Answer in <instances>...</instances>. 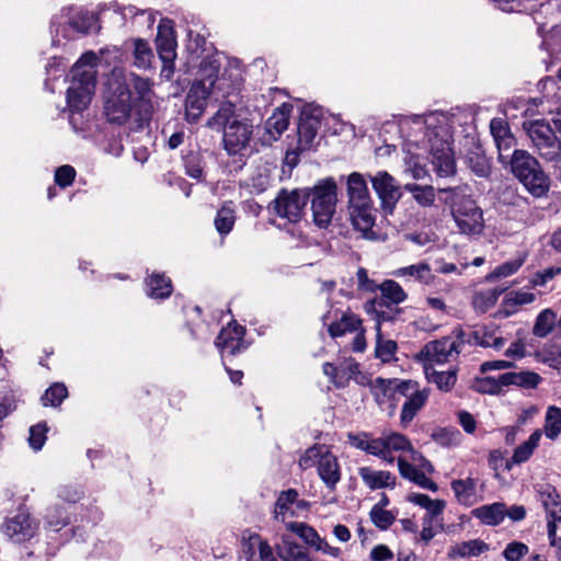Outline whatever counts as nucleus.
Returning <instances> with one entry per match:
<instances>
[{
    "label": "nucleus",
    "instance_id": "nucleus-1",
    "mask_svg": "<svg viewBox=\"0 0 561 561\" xmlns=\"http://www.w3.org/2000/svg\"><path fill=\"white\" fill-rule=\"evenodd\" d=\"M401 131L405 135V148L423 149L428 152L436 173L446 178L456 171V162L451 149L453 117L447 113L433 112L426 115H412L400 122Z\"/></svg>",
    "mask_w": 561,
    "mask_h": 561
},
{
    "label": "nucleus",
    "instance_id": "nucleus-2",
    "mask_svg": "<svg viewBox=\"0 0 561 561\" xmlns=\"http://www.w3.org/2000/svg\"><path fill=\"white\" fill-rule=\"evenodd\" d=\"M104 113L112 124H128L131 131H139L146 125V119L134 111L131 91L128 90L125 70L113 69L107 80V96Z\"/></svg>",
    "mask_w": 561,
    "mask_h": 561
},
{
    "label": "nucleus",
    "instance_id": "nucleus-3",
    "mask_svg": "<svg viewBox=\"0 0 561 561\" xmlns=\"http://www.w3.org/2000/svg\"><path fill=\"white\" fill-rule=\"evenodd\" d=\"M98 57L89 51L73 66L72 79L67 90V103L71 112H81L88 107L95 89V65Z\"/></svg>",
    "mask_w": 561,
    "mask_h": 561
},
{
    "label": "nucleus",
    "instance_id": "nucleus-4",
    "mask_svg": "<svg viewBox=\"0 0 561 561\" xmlns=\"http://www.w3.org/2000/svg\"><path fill=\"white\" fill-rule=\"evenodd\" d=\"M440 192L449 193L446 203L450 207L453 219L459 232L466 236H479L484 230L482 209L463 188H443Z\"/></svg>",
    "mask_w": 561,
    "mask_h": 561
},
{
    "label": "nucleus",
    "instance_id": "nucleus-5",
    "mask_svg": "<svg viewBox=\"0 0 561 561\" xmlns=\"http://www.w3.org/2000/svg\"><path fill=\"white\" fill-rule=\"evenodd\" d=\"M298 465L302 470L317 467L320 480L330 491H334L341 481L342 474L339 460L327 445L314 444L306 449L299 458Z\"/></svg>",
    "mask_w": 561,
    "mask_h": 561
},
{
    "label": "nucleus",
    "instance_id": "nucleus-6",
    "mask_svg": "<svg viewBox=\"0 0 561 561\" xmlns=\"http://www.w3.org/2000/svg\"><path fill=\"white\" fill-rule=\"evenodd\" d=\"M514 175L524 184L529 193L540 197L548 191V178L540 169L538 161L525 150H515L511 159Z\"/></svg>",
    "mask_w": 561,
    "mask_h": 561
},
{
    "label": "nucleus",
    "instance_id": "nucleus-7",
    "mask_svg": "<svg viewBox=\"0 0 561 561\" xmlns=\"http://www.w3.org/2000/svg\"><path fill=\"white\" fill-rule=\"evenodd\" d=\"M201 71L202 78L192 84L185 100L186 117L192 122L202 116L217 80L218 69L213 64L203 65Z\"/></svg>",
    "mask_w": 561,
    "mask_h": 561
},
{
    "label": "nucleus",
    "instance_id": "nucleus-8",
    "mask_svg": "<svg viewBox=\"0 0 561 561\" xmlns=\"http://www.w3.org/2000/svg\"><path fill=\"white\" fill-rule=\"evenodd\" d=\"M523 128L542 159L550 162L561 161V141L550 124L543 119H537L525 122Z\"/></svg>",
    "mask_w": 561,
    "mask_h": 561
},
{
    "label": "nucleus",
    "instance_id": "nucleus-9",
    "mask_svg": "<svg viewBox=\"0 0 561 561\" xmlns=\"http://www.w3.org/2000/svg\"><path fill=\"white\" fill-rule=\"evenodd\" d=\"M465 345V331L455 329L449 335L427 343L422 354L425 356V365L444 364L455 359Z\"/></svg>",
    "mask_w": 561,
    "mask_h": 561
},
{
    "label": "nucleus",
    "instance_id": "nucleus-10",
    "mask_svg": "<svg viewBox=\"0 0 561 561\" xmlns=\"http://www.w3.org/2000/svg\"><path fill=\"white\" fill-rule=\"evenodd\" d=\"M308 195L299 190H282L271 203L270 210L279 220L288 224H297L305 214Z\"/></svg>",
    "mask_w": 561,
    "mask_h": 561
},
{
    "label": "nucleus",
    "instance_id": "nucleus-11",
    "mask_svg": "<svg viewBox=\"0 0 561 561\" xmlns=\"http://www.w3.org/2000/svg\"><path fill=\"white\" fill-rule=\"evenodd\" d=\"M376 457L386 461L387 463H393L394 457L393 453L396 451H410L411 460L420 462V466L427 471H432L433 467L430 461H427L421 454L416 453L410 440L400 433L390 432L383 434L380 437H376Z\"/></svg>",
    "mask_w": 561,
    "mask_h": 561
},
{
    "label": "nucleus",
    "instance_id": "nucleus-12",
    "mask_svg": "<svg viewBox=\"0 0 561 561\" xmlns=\"http://www.w3.org/2000/svg\"><path fill=\"white\" fill-rule=\"evenodd\" d=\"M336 205V184L328 179L318 184L313 190L311 204L314 224L320 228H325L331 222L335 213Z\"/></svg>",
    "mask_w": 561,
    "mask_h": 561
},
{
    "label": "nucleus",
    "instance_id": "nucleus-13",
    "mask_svg": "<svg viewBox=\"0 0 561 561\" xmlns=\"http://www.w3.org/2000/svg\"><path fill=\"white\" fill-rule=\"evenodd\" d=\"M157 51L162 61L161 77L170 80L174 73L176 58V41L170 21H161L156 39Z\"/></svg>",
    "mask_w": 561,
    "mask_h": 561
},
{
    "label": "nucleus",
    "instance_id": "nucleus-14",
    "mask_svg": "<svg viewBox=\"0 0 561 561\" xmlns=\"http://www.w3.org/2000/svg\"><path fill=\"white\" fill-rule=\"evenodd\" d=\"M253 135V125L248 121L232 119L224 129V147L229 154L241 153L248 148Z\"/></svg>",
    "mask_w": 561,
    "mask_h": 561
},
{
    "label": "nucleus",
    "instance_id": "nucleus-15",
    "mask_svg": "<svg viewBox=\"0 0 561 561\" xmlns=\"http://www.w3.org/2000/svg\"><path fill=\"white\" fill-rule=\"evenodd\" d=\"M348 214L352 226L363 238L368 240H375L377 238V233L374 231L376 215L371 202L348 205Z\"/></svg>",
    "mask_w": 561,
    "mask_h": 561
},
{
    "label": "nucleus",
    "instance_id": "nucleus-16",
    "mask_svg": "<svg viewBox=\"0 0 561 561\" xmlns=\"http://www.w3.org/2000/svg\"><path fill=\"white\" fill-rule=\"evenodd\" d=\"M370 181L382 207L391 211L401 196L394 178L386 171H378Z\"/></svg>",
    "mask_w": 561,
    "mask_h": 561
},
{
    "label": "nucleus",
    "instance_id": "nucleus-17",
    "mask_svg": "<svg viewBox=\"0 0 561 561\" xmlns=\"http://www.w3.org/2000/svg\"><path fill=\"white\" fill-rule=\"evenodd\" d=\"M36 530L34 520L27 513H19L8 518L1 526V531L14 542H23L31 539Z\"/></svg>",
    "mask_w": 561,
    "mask_h": 561
},
{
    "label": "nucleus",
    "instance_id": "nucleus-18",
    "mask_svg": "<svg viewBox=\"0 0 561 561\" xmlns=\"http://www.w3.org/2000/svg\"><path fill=\"white\" fill-rule=\"evenodd\" d=\"M321 115L322 113L319 108L304 110L301 112L298 124V149L300 151L311 147L321 125Z\"/></svg>",
    "mask_w": 561,
    "mask_h": 561
},
{
    "label": "nucleus",
    "instance_id": "nucleus-19",
    "mask_svg": "<svg viewBox=\"0 0 561 561\" xmlns=\"http://www.w3.org/2000/svg\"><path fill=\"white\" fill-rule=\"evenodd\" d=\"M243 335L244 328L237 324L234 321L230 322L220 331L216 341V345L222 355H236L237 353L242 352L248 347L243 340Z\"/></svg>",
    "mask_w": 561,
    "mask_h": 561
},
{
    "label": "nucleus",
    "instance_id": "nucleus-20",
    "mask_svg": "<svg viewBox=\"0 0 561 561\" xmlns=\"http://www.w3.org/2000/svg\"><path fill=\"white\" fill-rule=\"evenodd\" d=\"M537 495L546 512L547 528L558 527L561 522V495L550 484L540 485L537 489Z\"/></svg>",
    "mask_w": 561,
    "mask_h": 561
},
{
    "label": "nucleus",
    "instance_id": "nucleus-21",
    "mask_svg": "<svg viewBox=\"0 0 561 561\" xmlns=\"http://www.w3.org/2000/svg\"><path fill=\"white\" fill-rule=\"evenodd\" d=\"M414 383L411 381H401L377 378L371 382L370 388L373 396L378 404H382L386 399L391 398L397 390L402 394L408 396V391L414 389Z\"/></svg>",
    "mask_w": 561,
    "mask_h": 561
},
{
    "label": "nucleus",
    "instance_id": "nucleus-22",
    "mask_svg": "<svg viewBox=\"0 0 561 561\" xmlns=\"http://www.w3.org/2000/svg\"><path fill=\"white\" fill-rule=\"evenodd\" d=\"M391 274L397 278L403 279L405 283L417 282L423 285H431L435 278L430 264L426 262H419L397 268Z\"/></svg>",
    "mask_w": 561,
    "mask_h": 561
},
{
    "label": "nucleus",
    "instance_id": "nucleus-23",
    "mask_svg": "<svg viewBox=\"0 0 561 561\" xmlns=\"http://www.w3.org/2000/svg\"><path fill=\"white\" fill-rule=\"evenodd\" d=\"M358 476L370 490L393 489L396 486V477L385 470H375L370 467L358 468Z\"/></svg>",
    "mask_w": 561,
    "mask_h": 561
},
{
    "label": "nucleus",
    "instance_id": "nucleus-24",
    "mask_svg": "<svg viewBox=\"0 0 561 561\" xmlns=\"http://www.w3.org/2000/svg\"><path fill=\"white\" fill-rule=\"evenodd\" d=\"M466 343L501 350L505 344V340L502 336H496L494 330L482 327L469 333L465 332V344Z\"/></svg>",
    "mask_w": 561,
    "mask_h": 561
},
{
    "label": "nucleus",
    "instance_id": "nucleus-25",
    "mask_svg": "<svg viewBox=\"0 0 561 561\" xmlns=\"http://www.w3.org/2000/svg\"><path fill=\"white\" fill-rule=\"evenodd\" d=\"M348 205L370 203V196L365 178L353 172L347 178Z\"/></svg>",
    "mask_w": 561,
    "mask_h": 561
},
{
    "label": "nucleus",
    "instance_id": "nucleus-26",
    "mask_svg": "<svg viewBox=\"0 0 561 561\" xmlns=\"http://www.w3.org/2000/svg\"><path fill=\"white\" fill-rule=\"evenodd\" d=\"M490 130L499 149V157L503 160V151L510 150L514 146L515 139L506 122L502 118H493L490 123Z\"/></svg>",
    "mask_w": 561,
    "mask_h": 561
},
{
    "label": "nucleus",
    "instance_id": "nucleus-27",
    "mask_svg": "<svg viewBox=\"0 0 561 561\" xmlns=\"http://www.w3.org/2000/svg\"><path fill=\"white\" fill-rule=\"evenodd\" d=\"M296 504L298 508L306 506V502L298 501V492L294 489L280 492L277 497L274 516L277 520L284 522L288 515L293 516L294 511L291 506Z\"/></svg>",
    "mask_w": 561,
    "mask_h": 561
},
{
    "label": "nucleus",
    "instance_id": "nucleus-28",
    "mask_svg": "<svg viewBox=\"0 0 561 561\" xmlns=\"http://www.w3.org/2000/svg\"><path fill=\"white\" fill-rule=\"evenodd\" d=\"M451 489L458 502L463 505L471 506L481 500L477 493V482L472 478L454 480Z\"/></svg>",
    "mask_w": 561,
    "mask_h": 561
},
{
    "label": "nucleus",
    "instance_id": "nucleus-29",
    "mask_svg": "<svg viewBox=\"0 0 561 561\" xmlns=\"http://www.w3.org/2000/svg\"><path fill=\"white\" fill-rule=\"evenodd\" d=\"M290 112L291 105L283 104L277 107L273 112L272 116L266 121L265 128L272 139H277L283 131L287 129Z\"/></svg>",
    "mask_w": 561,
    "mask_h": 561
},
{
    "label": "nucleus",
    "instance_id": "nucleus-30",
    "mask_svg": "<svg viewBox=\"0 0 561 561\" xmlns=\"http://www.w3.org/2000/svg\"><path fill=\"white\" fill-rule=\"evenodd\" d=\"M472 516L486 526H497L504 520V503L495 502L479 506L471 512Z\"/></svg>",
    "mask_w": 561,
    "mask_h": 561
},
{
    "label": "nucleus",
    "instance_id": "nucleus-31",
    "mask_svg": "<svg viewBox=\"0 0 561 561\" xmlns=\"http://www.w3.org/2000/svg\"><path fill=\"white\" fill-rule=\"evenodd\" d=\"M428 393L426 390H415L409 396L401 411V424L407 426L416 413L424 407L427 401Z\"/></svg>",
    "mask_w": 561,
    "mask_h": 561
},
{
    "label": "nucleus",
    "instance_id": "nucleus-32",
    "mask_svg": "<svg viewBox=\"0 0 561 561\" xmlns=\"http://www.w3.org/2000/svg\"><path fill=\"white\" fill-rule=\"evenodd\" d=\"M541 435L542 432L540 430H536L526 442L520 444L514 450L512 458L507 461V468L510 469L512 465H520L527 461L531 457L534 450L538 447Z\"/></svg>",
    "mask_w": 561,
    "mask_h": 561
},
{
    "label": "nucleus",
    "instance_id": "nucleus-33",
    "mask_svg": "<svg viewBox=\"0 0 561 561\" xmlns=\"http://www.w3.org/2000/svg\"><path fill=\"white\" fill-rule=\"evenodd\" d=\"M425 375L428 382L435 383L442 391H449L457 381L456 370L449 369L446 371H438L433 366L425 365Z\"/></svg>",
    "mask_w": 561,
    "mask_h": 561
},
{
    "label": "nucleus",
    "instance_id": "nucleus-34",
    "mask_svg": "<svg viewBox=\"0 0 561 561\" xmlns=\"http://www.w3.org/2000/svg\"><path fill=\"white\" fill-rule=\"evenodd\" d=\"M277 554L283 561H312L301 546L283 537L282 545L277 548Z\"/></svg>",
    "mask_w": 561,
    "mask_h": 561
},
{
    "label": "nucleus",
    "instance_id": "nucleus-35",
    "mask_svg": "<svg viewBox=\"0 0 561 561\" xmlns=\"http://www.w3.org/2000/svg\"><path fill=\"white\" fill-rule=\"evenodd\" d=\"M489 550L488 543L480 539H473L455 545L449 552L451 558L477 557Z\"/></svg>",
    "mask_w": 561,
    "mask_h": 561
},
{
    "label": "nucleus",
    "instance_id": "nucleus-36",
    "mask_svg": "<svg viewBox=\"0 0 561 561\" xmlns=\"http://www.w3.org/2000/svg\"><path fill=\"white\" fill-rule=\"evenodd\" d=\"M362 327V320L352 312H346L342 318L329 325V333L332 337L342 336L346 332L358 331Z\"/></svg>",
    "mask_w": 561,
    "mask_h": 561
},
{
    "label": "nucleus",
    "instance_id": "nucleus-37",
    "mask_svg": "<svg viewBox=\"0 0 561 561\" xmlns=\"http://www.w3.org/2000/svg\"><path fill=\"white\" fill-rule=\"evenodd\" d=\"M172 291L171 280L161 274H153L147 279V294L151 298L163 299Z\"/></svg>",
    "mask_w": 561,
    "mask_h": 561
},
{
    "label": "nucleus",
    "instance_id": "nucleus-38",
    "mask_svg": "<svg viewBox=\"0 0 561 561\" xmlns=\"http://www.w3.org/2000/svg\"><path fill=\"white\" fill-rule=\"evenodd\" d=\"M542 432L551 440L557 439L561 434V409L559 407H548Z\"/></svg>",
    "mask_w": 561,
    "mask_h": 561
},
{
    "label": "nucleus",
    "instance_id": "nucleus-39",
    "mask_svg": "<svg viewBox=\"0 0 561 561\" xmlns=\"http://www.w3.org/2000/svg\"><path fill=\"white\" fill-rule=\"evenodd\" d=\"M234 213V207L231 202L225 203L217 211L215 227L221 236H226L232 230L236 221Z\"/></svg>",
    "mask_w": 561,
    "mask_h": 561
},
{
    "label": "nucleus",
    "instance_id": "nucleus-40",
    "mask_svg": "<svg viewBox=\"0 0 561 561\" xmlns=\"http://www.w3.org/2000/svg\"><path fill=\"white\" fill-rule=\"evenodd\" d=\"M404 190L411 193L414 201L422 207H431L435 202V190L431 185L408 183L404 185Z\"/></svg>",
    "mask_w": 561,
    "mask_h": 561
},
{
    "label": "nucleus",
    "instance_id": "nucleus-41",
    "mask_svg": "<svg viewBox=\"0 0 561 561\" xmlns=\"http://www.w3.org/2000/svg\"><path fill=\"white\" fill-rule=\"evenodd\" d=\"M557 313L550 309H543L536 318L533 334L538 337H546L554 328Z\"/></svg>",
    "mask_w": 561,
    "mask_h": 561
},
{
    "label": "nucleus",
    "instance_id": "nucleus-42",
    "mask_svg": "<svg viewBox=\"0 0 561 561\" xmlns=\"http://www.w3.org/2000/svg\"><path fill=\"white\" fill-rule=\"evenodd\" d=\"M536 300V294L522 289L512 290L503 299V305L508 313L516 311L517 307L530 305Z\"/></svg>",
    "mask_w": 561,
    "mask_h": 561
},
{
    "label": "nucleus",
    "instance_id": "nucleus-43",
    "mask_svg": "<svg viewBox=\"0 0 561 561\" xmlns=\"http://www.w3.org/2000/svg\"><path fill=\"white\" fill-rule=\"evenodd\" d=\"M286 528L296 534L309 548H312L320 537L318 531L306 523H287Z\"/></svg>",
    "mask_w": 561,
    "mask_h": 561
},
{
    "label": "nucleus",
    "instance_id": "nucleus-44",
    "mask_svg": "<svg viewBox=\"0 0 561 561\" xmlns=\"http://www.w3.org/2000/svg\"><path fill=\"white\" fill-rule=\"evenodd\" d=\"M501 293L499 289H486L477 293L472 300L473 308L481 313L489 311L495 306Z\"/></svg>",
    "mask_w": 561,
    "mask_h": 561
},
{
    "label": "nucleus",
    "instance_id": "nucleus-45",
    "mask_svg": "<svg viewBox=\"0 0 561 561\" xmlns=\"http://www.w3.org/2000/svg\"><path fill=\"white\" fill-rule=\"evenodd\" d=\"M134 65L139 69H148L153 57L149 44L144 39L134 42Z\"/></svg>",
    "mask_w": 561,
    "mask_h": 561
},
{
    "label": "nucleus",
    "instance_id": "nucleus-46",
    "mask_svg": "<svg viewBox=\"0 0 561 561\" xmlns=\"http://www.w3.org/2000/svg\"><path fill=\"white\" fill-rule=\"evenodd\" d=\"M45 518L47 526L55 531H58L69 523V516L64 505L50 506L47 510Z\"/></svg>",
    "mask_w": 561,
    "mask_h": 561
},
{
    "label": "nucleus",
    "instance_id": "nucleus-47",
    "mask_svg": "<svg viewBox=\"0 0 561 561\" xmlns=\"http://www.w3.org/2000/svg\"><path fill=\"white\" fill-rule=\"evenodd\" d=\"M232 119H237L234 116V105L227 102L221 104L217 113L209 119L208 125L213 128L225 129Z\"/></svg>",
    "mask_w": 561,
    "mask_h": 561
},
{
    "label": "nucleus",
    "instance_id": "nucleus-48",
    "mask_svg": "<svg viewBox=\"0 0 561 561\" xmlns=\"http://www.w3.org/2000/svg\"><path fill=\"white\" fill-rule=\"evenodd\" d=\"M378 288L382 296L393 304H400L407 299V294L401 285L392 279L385 280Z\"/></svg>",
    "mask_w": 561,
    "mask_h": 561
},
{
    "label": "nucleus",
    "instance_id": "nucleus-49",
    "mask_svg": "<svg viewBox=\"0 0 561 561\" xmlns=\"http://www.w3.org/2000/svg\"><path fill=\"white\" fill-rule=\"evenodd\" d=\"M377 332V344H376V356L382 362H390L397 351V343L392 340H382L380 333V321L376 327Z\"/></svg>",
    "mask_w": 561,
    "mask_h": 561
},
{
    "label": "nucleus",
    "instance_id": "nucleus-50",
    "mask_svg": "<svg viewBox=\"0 0 561 561\" xmlns=\"http://www.w3.org/2000/svg\"><path fill=\"white\" fill-rule=\"evenodd\" d=\"M526 257H527L526 253H522L516 259H513L511 261H507V262L499 265L494 270V272L491 274V277L501 278V277H507V276L515 274L522 267V265L525 263Z\"/></svg>",
    "mask_w": 561,
    "mask_h": 561
},
{
    "label": "nucleus",
    "instance_id": "nucleus-51",
    "mask_svg": "<svg viewBox=\"0 0 561 561\" xmlns=\"http://www.w3.org/2000/svg\"><path fill=\"white\" fill-rule=\"evenodd\" d=\"M68 390L64 383H55L42 397L44 405L57 407L67 397Z\"/></svg>",
    "mask_w": 561,
    "mask_h": 561
},
{
    "label": "nucleus",
    "instance_id": "nucleus-52",
    "mask_svg": "<svg viewBox=\"0 0 561 561\" xmlns=\"http://www.w3.org/2000/svg\"><path fill=\"white\" fill-rule=\"evenodd\" d=\"M352 446L357 449H360L369 455L376 456V437H371L366 433H362L358 435H350L348 436Z\"/></svg>",
    "mask_w": 561,
    "mask_h": 561
},
{
    "label": "nucleus",
    "instance_id": "nucleus-53",
    "mask_svg": "<svg viewBox=\"0 0 561 561\" xmlns=\"http://www.w3.org/2000/svg\"><path fill=\"white\" fill-rule=\"evenodd\" d=\"M537 360L549 365L550 367H557L561 359V348L556 345H547L542 350L535 354Z\"/></svg>",
    "mask_w": 561,
    "mask_h": 561
},
{
    "label": "nucleus",
    "instance_id": "nucleus-54",
    "mask_svg": "<svg viewBox=\"0 0 561 561\" xmlns=\"http://www.w3.org/2000/svg\"><path fill=\"white\" fill-rule=\"evenodd\" d=\"M541 381V376L535 371L514 373V386L524 389H536Z\"/></svg>",
    "mask_w": 561,
    "mask_h": 561
},
{
    "label": "nucleus",
    "instance_id": "nucleus-55",
    "mask_svg": "<svg viewBox=\"0 0 561 561\" xmlns=\"http://www.w3.org/2000/svg\"><path fill=\"white\" fill-rule=\"evenodd\" d=\"M125 75L127 78L128 90H130V87H133L139 99L147 98L151 90V82L149 79L141 78L135 73H127L126 71Z\"/></svg>",
    "mask_w": 561,
    "mask_h": 561
},
{
    "label": "nucleus",
    "instance_id": "nucleus-56",
    "mask_svg": "<svg viewBox=\"0 0 561 561\" xmlns=\"http://www.w3.org/2000/svg\"><path fill=\"white\" fill-rule=\"evenodd\" d=\"M184 168L186 174L193 179L199 180L203 176L202 157L199 153L191 152L184 157Z\"/></svg>",
    "mask_w": 561,
    "mask_h": 561
},
{
    "label": "nucleus",
    "instance_id": "nucleus-57",
    "mask_svg": "<svg viewBox=\"0 0 561 561\" xmlns=\"http://www.w3.org/2000/svg\"><path fill=\"white\" fill-rule=\"evenodd\" d=\"M528 552L529 548L526 543L512 541L503 550V557L506 561H520Z\"/></svg>",
    "mask_w": 561,
    "mask_h": 561
},
{
    "label": "nucleus",
    "instance_id": "nucleus-58",
    "mask_svg": "<svg viewBox=\"0 0 561 561\" xmlns=\"http://www.w3.org/2000/svg\"><path fill=\"white\" fill-rule=\"evenodd\" d=\"M421 153H411V157L405 159L407 169L409 173L415 180H422L427 176V170L420 161Z\"/></svg>",
    "mask_w": 561,
    "mask_h": 561
},
{
    "label": "nucleus",
    "instance_id": "nucleus-59",
    "mask_svg": "<svg viewBox=\"0 0 561 561\" xmlns=\"http://www.w3.org/2000/svg\"><path fill=\"white\" fill-rule=\"evenodd\" d=\"M371 522L380 529L389 528L393 522L394 516L378 505H375L370 511Z\"/></svg>",
    "mask_w": 561,
    "mask_h": 561
},
{
    "label": "nucleus",
    "instance_id": "nucleus-60",
    "mask_svg": "<svg viewBox=\"0 0 561 561\" xmlns=\"http://www.w3.org/2000/svg\"><path fill=\"white\" fill-rule=\"evenodd\" d=\"M94 24V18L89 13H77L69 20V25L77 32L88 33Z\"/></svg>",
    "mask_w": 561,
    "mask_h": 561
},
{
    "label": "nucleus",
    "instance_id": "nucleus-61",
    "mask_svg": "<svg viewBox=\"0 0 561 561\" xmlns=\"http://www.w3.org/2000/svg\"><path fill=\"white\" fill-rule=\"evenodd\" d=\"M473 389L481 393L499 394V383L495 381V377H481L476 378L473 381Z\"/></svg>",
    "mask_w": 561,
    "mask_h": 561
},
{
    "label": "nucleus",
    "instance_id": "nucleus-62",
    "mask_svg": "<svg viewBox=\"0 0 561 561\" xmlns=\"http://www.w3.org/2000/svg\"><path fill=\"white\" fill-rule=\"evenodd\" d=\"M47 427L45 424H37L30 428V445L34 450L42 449L46 440Z\"/></svg>",
    "mask_w": 561,
    "mask_h": 561
},
{
    "label": "nucleus",
    "instance_id": "nucleus-63",
    "mask_svg": "<svg viewBox=\"0 0 561 561\" xmlns=\"http://www.w3.org/2000/svg\"><path fill=\"white\" fill-rule=\"evenodd\" d=\"M251 545L256 546L261 561H277L273 553V549L266 540H263L259 535L250 538Z\"/></svg>",
    "mask_w": 561,
    "mask_h": 561
},
{
    "label": "nucleus",
    "instance_id": "nucleus-64",
    "mask_svg": "<svg viewBox=\"0 0 561 561\" xmlns=\"http://www.w3.org/2000/svg\"><path fill=\"white\" fill-rule=\"evenodd\" d=\"M76 176V170L71 165H61L55 172V182L60 187L69 186Z\"/></svg>",
    "mask_w": 561,
    "mask_h": 561
}]
</instances>
